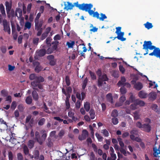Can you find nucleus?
<instances>
[{
	"label": "nucleus",
	"instance_id": "nucleus-1",
	"mask_svg": "<svg viewBox=\"0 0 160 160\" xmlns=\"http://www.w3.org/2000/svg\"><path fill=\"white\" fill-rule=\"evenodd\" d=\"M29 78L31 80H34V81L31 83L32 86L33 87V89L39 91L38 89L36 88V87H38L40 89H43L42 85L40 83L44 81V79L43 77L41 76H37L35 74L32 73L30 75Z\"/></svg>",
	"mask_w": 160,
	"mask_h": 160
},
{
	"label": "nucleus",
	"instance_id": "nucleus-2",
	"mask_svg": "<svg viewBox=\"0 0 160 160\" xmlns=\"http://www.w3.org/2000/svg\"><path fill=\"white\" fill-rule=\"evenodd\" d=\"M92 7L93 5L91 3L85 4L83 3H82L81 10L88 12L90 15H92V16L94 18H98V12L97 11L94 12L93 10H91Z\"/></svg>",
	"mask_w": 160,
	"mask_h": 160
},
{
	"label": "nucleus",
	"instance_id": "nucleus-3",
	"mask_svg": "<svg viewBox=\"0 0 160 160\" xmlns=\"http://www.w3.org/2000/svg\"><path fill=\"white\" fill-rule=\"evenodd\" d=\"M41 132L43 133L41 137L40 136L39 133L38 131H36L35 134V139L36 140L40 145H42V144L47 137V134L46 133V131L45 130H42Z\"/></svg>",
	"mask_w": 160,
	"mask_h": 160
},
{
	"label": "nucleus",
	"instance_id": "nucleus-4",
	"mask_svg": "<svg viewBox=\"0 0 160 160\" xmlns=\"http://www.w3.org/2000/svg\"><path fill=\"white\" fill-rule=\"evenodd\" d=\"M121 27H118L116 28V31L115 33L117 34L118 36L114 38L113 40H114L116 38H118V40H120L121 41H124L126 40V38H124V32H121Z\"/></svg>",
	"mask_w": 160,
	"mask_h": 160
},
{
	"label": "nucleus",
	"instance_id": "nucleus-5",
	"mask_svg": "<svg viewBox=\"0 0 160 160\" xmlns=\"http://www.w3.org/2000/svg\"><path fill=\"white\" fill-rule=\"evenodd\" d=\"M67 3H68L67 7L66 6L64 8V9H66L67 10L72 9L73 8L74 6L76 7L80 10H81L82 5V4H79L78 2L74 3L73 4L69 2H68Z\"/></svg>",
	"mask_w": 160,
	"mask_h": 160
},
{
	"label": "nucleus",
	"instance_id": "nucleus-6",
	"mask_svg": "<svg viewBox=\"0 0 160 160\" xmlns=\"http://www.w3.org/2000/svg\"><path fill=\"white\" fill-rule=\"evenodd\" d=\"M152 44V42L150 41H144V44L143 45V49H145L146 50V52L144 53V55H145L148 54V48Z\"/></svg>",
	"mask_w": 160,
	"mask_h": 160
},
{
	"label": "nucleus",
	"instance_id": "nucleus-7",
	"mask_svg": "<svg viewBox=\"0 0 160 160\" xmlns=\"http://www.w3.org/2000/svg\"><path fill=\"white\" fill-rule=\"evenodd\" d=\"M47 58L49 61V64L52 66H53L56 64V60L54 59L53 55H51L47 56Z\"/></svg>",
	"mask_w": 160,
	"mask_h": 160
},
{
	"label": "nucleus",
	"instance_id": "nucleus-8",
	"mask_svg": "<svg viewBox=\"0 0 160 160\" xmlns=\"http://www.w3.org/2000/svg\"><path fill=\"white\" fill-rule=\"evenodd\" d=\"M3 24L4 30L6 32H7L9 34L11 33V30L9 25H8L6 20H4L3 22Z\"/></svg>",
	"mask_w": 160,
	"mask_h": 160
},
{
	"label": "nucleus",
	"instance_id": "nucleus-9",
	"mask_svg": "<svg viewBox=\"0 0 160 160\" xmlns=\"http://www.w3.org/2000/svg\"><path fill=\"white\" fill-rule=\"evenodd\" d=\"M88 135V131L84 129L82 131V133L78 137V139L80 141H82L85 139Z\"/></svg>",
	"mask_w": 160,
	"mask_h": 160
},
{
	"label": "nucleus",
	"instance_id": "nucleus-10",
	"mask_svg": "<svg viewBox=\"0 0 160 160\" xmlns=\"http://www.w3.org/2000/svg\"><path fill=\"white\" fill-rule=\"evenodd\" d=\"M33 64L34 66H35V72L38 73L42 69V67L40 65V64L39 62H34L33 63Z\"/></svg>",
	"mask_w": 160,
	"mask_h": 160
},
{
	"label": "nucleus",
	"instance_id": "nucleus-11",
	"mask_svg": "<svg viewBox=\"0 0 160 160\" xmlns=\"http://www.w3.org/2000/svg\"><path fill=\"white\" fill-rule=\"evenodd\" d=\"M46 54V50L45 49L37 50L36 52V55L40 57L44 56Z\"/></svg>",
	"mask_w": 160,
	"mask_h": 160
},
{
	"label": "nucleus",
	"instance_id": "nucleus-12",
	"mask_svg": "<svg viewBox=\"0 0 160 160\" xmlns=\"http://www.w3.org/2000/svg\"><path fill=\"white\" fill-rule=\"evenodd\" d=\"M141 129L147 132H150L151 130V127L149 124L145 123L142 124V127Z\"/></svg>",
	"mask_w": 160,
	"mask_h": 160
},
{
	"label": "nucleus",
	"instance_id": "nucleus-13",
	"mask_svg": "<svg viewBox=\"0 0 160 160\" xmlns=\"http://www.w3.org/2000/svg\"><path fill=\"white\" fill-rule=\"evenodd\" d=\"M35 28L36 30H39L42 28L41 27L43 23L42 21H41L39 22V21H35Z\"/></svg>",
	"mask_w": 160,
	"mask_h": 160
},
{
	"label": "nucleus",
	"instance_id": "nucleus-14",
	"mask_svg": "<svg viewBox=\"0 0 160 160\" xmlns=\"http://www.w3.org/2000/svg\"><path fill=\"white\" fill-rule=\"evenodd\" d=\"M5 6L8 16L9 17L8 14L9 13L11 9L12 4H10L8 1H6L5 2Z\"/></svg>",
	"mask_w": 160,
	"mask_h": 160
},
{
	"label": "nucleus",
	"instance_id": "nucleus-15",
	"mask_svg": "<svg viewBox=\"0 0 160 160\" xmlns=\"http://www.w3.org/2000/svg\"><path fill=\"white\" fill-rule=\"evenodd\" d=\"M153 155L155 157H157L158 155L160 154V145L158 148H157L156 146H154L153 148Z\"/></svg>",
	"mask_w": 160,
	"mask_h": 160
},
{
	"label": "nucleus",
	"instance_id": "nucleus-16",
	"mask_svg": "<svg viewBox=\"0 0 160 160\" xmlns=\"http://www.w3.org/2000/svg\"><path fill=\"white\" fill-rule=\"evenodd\" d=\"M106 98L107 101L110 102V103L112 104L113 102V98L112 96V94L111 93H108L106 95Z\"/></svg>",
	"mask_w": 160,
	"mask_h": 160
},
{
	"label": "nucleus",
	"instance_id": "nucleus-17",
	"mask_svg": "<svg viewBox=\"0 0 160 160\" xmlns=\"http://www.w3.org/2000/svg\"><path fill=\"white\" fill-rule=\"evenodd\" d=\"M138 96L141 98H147L148 94L143 90L140 91L138 94Z\"/></svg>",
	"mask_w": 160,
	"mask_h": 160
},
{
	"label": "nucleus",
	"instance_id": "nucleus-18",
	"mask_svg": "<svg viewBox=\"0 0 160 160\" xmlns=\"http://www.w3.org/2000/svg\"><path fill=\"white\" fill-rule=\"evenodd\" d=\"M149 98L152 101L154 100L156 98L157 95L156 93L154 92H152L149 94Z\"/></svg>",
	"mask_w": 160,
	"mask_h": 160
},
{
	"label": "nucleus",
	"instance_id": "nucleus-19",
	"mask_svg": "<svg viewBox=\"0 0 160 160\" xmlns=\"http://www.w3.org/2000/svg\"><path fill=\"white\" fill-rule=\"evenodd\" d=\"M134 88L138 90H141L143 88L142 84L140 82H138L135 85Z\"/></svg>",
	"mask_w": 160,
	"mask_h": 160
},
{
	"label": "nucleus",
	"instance_id": "nucleus-20",
	"mask_svg": "<svg viewBox=\"0 0 160 160\" xmlns=\"http://www.w3.org/2000/svg\"><path fill=\"white\" fill-rule=\"evenodd\" d=\"M126 81V79L124 77H122L121 78V80L119 81L117 83V85L120 86L122 85H124Z\"/></svg>",
	"mask_w": 160,
	"mask_h": 160
},
{
	"label": "nucleus",
	"instance_id": "nucleus-21",
	"mask_svg": "<svg viewBox=\"0 0 160 160\" xmlns=\"http://www.w3.org/2000/svg\"><path fill=\"white\" fill-rule=\"evenodd\" d=\"M131 135H130V138L131 139H133L135 135H138V131L135 130H132L130 131Z\"/></svg>",
	"mask_w": 160,
	"mask_h": 160
},
{
	"label": "nucleus",
	"instance_id": "nucleus-22",
	"mask_svg": "<svg viewBox=\"0 0 160 160\" xmlns=\"http://www.w3.org/2000/svg\"><path fill=\"white\" fill-rule=\"evenodd\" d=\"M32 91V96L33 97V99L35 101H37L38 99V94L35 90ZM36 91H37L36 90Z\"/></svg>",
	"mask_w": 160,
	"mask_h": 160
},
{
	"label": "nucleus",
	"instance_id": "nucleus-23",
	"mask_svg": "<svg viewBox=\"0 0 160 160\" xmlns=\"http://www.w3.org/2000/svg\"><path fill=\"white\" fill-rule=\"evenodd\" d=\"M154 56L157 58H160V49L159 48H157L154 50Z\"/></svg>",
	"mask_w": 160,
	"mask_h": 160
},
{
	"label": "nucleus",
	"instance_id": "nucleus-24",
	"mask_svg": "<svg viewBox=\"0 0 160 160\" xmlns=\"http://www.w3.org/2000/svg\"><path fill=\"white\" fill-rule=\"evenodd\" d=\"M84 108L86 112H88L90 109V105L89 102H86L84 103Z\"/></svg>",
	"mask_w": 160,
	"mask_h": 160
},
{
	"label": "nucleus",
	"instance_id": "nucleus-25",
	"mask_svg": "<svg viewBox=\"0 0 160 160\" xmlns=\"http://www.w3.org/2000/svg\"><path fill=\"white\" fill-rule=\"evenodd\" d=\"M89 113L90 116V118L91 119H94L95 116V112L94 110L92 109H91L89 111Z\"/></svg>",
	"mask_w": 160,
	"mask_h": 160
},
{
	"label": "nucleus",
	"instance_id": "nucleus-26",
	"mask_svg": "<svg viewBox=\"0 0 160 160\" xmlns=\"http://www.w3.org/2000/svg\"><path fill=\"white\" fill-rule=\"evenodd\" d=\"M135 103L136 104V105H139L141 106H144L145 104V102L143 101L138 99L136 100Z\"/></svg>",
	"mask_w": 160,
	"mask_h": 160
},
{
	"label": "nucleus",
	"instance_id": "nucleus-27",
	"mask_svg": "<svg viewBox=\"0 0 160 160\" xmlns=\"http://www.w3.org/2000/svg\"><path fill=\"white\" fill-rule=\"evenodd\" d=\"M34 158L37 160L38 159L39 155V152L38 150H35L34 152Z\"/></svg>",
	"mask_w": 160,
	"mask_h": 160
},
{
	"label": "nucleus",
	"instance_id": "nucleus-28",
	"mask_svg": "<svg viewBox=\"0 0 160 160\" xmlns=\"http://www.w3.org/2000/svg\"><path fill=\"white\" fill-rule=\"evenodd\" d=\"M144 25L145 28H147L148 29H151L153 27V25H152V23L148 22L145 23Z\"/></svg>",
	"mask_w": 160,
	"mask_h": 160
},
{
	"label": "nucleus",
	"instance_id": "nucleus-29",
	"mask_svg": "<svg viewBox=\"0 0 160 160\" xmlns=\"http://www.w3.org/2000/svg\"><path fill=\"white\" fill-rule=\"evenodd\" d=\"M32 99L31 96L27 97L25 100L26 103L28 104H30L32 102Z\"/></svg>",
	"mask_w": 160,
	"mask_h": 160
},
{
	"label": "nucleus",
	"instance_id": "nucleus-30",
	"mask_svg": "<svg viewBox=\"0 0 160 160\" xmlns=\"http://www.w3.org/2000/svg\"><path fill=\"white\" fill-rule=\"evenodd\" d=\"M101 17H99V14L98 13V18H96L98 19H99L100 20L103 21L105 19L107 18V17L106 15L102 13H100Z\"/></svg>",
	"mask_w": 160,
	"mask_h": 160
},
{
	"label": "nucleus",
	"instance_id": "nucleus-31",
	"mask_svg": "<svg viewBox=\"0 0 160 160\" xmlns=\"http://www.w3.org/2000/svg\"><path fill=\"white\" fill-rule=\"evenodd\" d=\"M35 143L34 141L33 140H29L28 141V147L30 148H32L34 147Z\"/></svg>",
	"mask_w": 160,
	"mask_h": 160
},
{
	"label": "nucleus",
	"instance_id": "nucleus-32",
	"mask_svg": "<svg viewBox=\"0 0 160 160\" xmlns=\"http://www.w3.org/2000/svg\"><path fill=\"white\" fill-rule=\"evenodd\" d=\"M62 92L63 94L66 96V99H67L68 98V99L69 100V98L70 97V93H67L65 91V89L64 88H62Z\"/></svg>",
	"mask_w": 160,
	"mask_h": 160
},
{
	"label": "nucleus",
	"instance_id": "nucleus-33",
	"mask_svg": "<svg viewBox=\"0 0 160 160\" xmlns=\"http://www.w3.org/2000/svg\"><path fill=\"white\" fill-rule=\"evenodd\" d=\"M88 81V79L87 77L86 78L84 79L82 85V88L84 90L86 87Z\"/></svg>",
	"mask_w": 160,
	"mask_h": 160
},
{
	"label": "nucleus",
	"instance_id": "nucleus-34",
	"mask_svg": "<svg viewBox=\"0 0 160 160\" xmlns=\"http://www.w3.org/2000/svg\"><path fill=\"white\" fill-rule=\"evenodd\" d=\"M31 23L29 22H27L25 24L24 29H26L27 28L29 29L31 28Z\"/></svg>",
	"mask_w": 160,
	"mask_h": 160
},
{
	"label": "nucleus",
	"instance_id": "nucleus-35",
	"mask_svg": "<svg viewBox=\"0 0 160 160\" xmlns=\"http://www.w3.org/2000/svg\"><path fill=\"white\" fill-rule=\"evenodd\" d=\"M101 132L103 134V135L105 137H108V136L109 133L108 132L106 129H104L102 130Z\"/></svg>",
	"mask_w": 160,
	"mask_h": 160
},
{
	"label": "nucleus",
	"instance_id": "nucleus-36",
	"mask_svg": "<svg viewBox=\"0 0 160 160\" xmlns=\"http://www.w3.org/2000/svg\"><path fill=\"white\" fill-rule=\"evenodd\" d=\"M120 92L122 94L124 95L127 92V89L124 86H122L120 89Z\"/></svg>",
	"mask_w": 160,
	"mask_h": 160
},
{
	"label": "nucleus",
	"instance_id": "nucleus-37",
	"mask_svg": "<svg viewBox=\"0 0 160 160\" xmlns=\"http://www.w3.org/2000/svg\"><path fill=\"white\" fill-rule=\"evenodd\" d=\"M90 28H92L90 30V31L91 32H95L97 31L98 28L95 27H93V25L92 24H91L90 27Z\"/></svg>",
	"mask_w": 160,
	"mask_h": 160
},
{
	"label": "nucleus",
	"instance_id": "nucleus-38",
	"mask_svg": "<svg viewBox=\"0 0 160 160\" xmlns=\"http://www.w3.org/2000/svg\"><path fill=\"white\" fill-rule=\"evenodd\" d=\"M0 10L1 12L2 15L5 14V10L4 7L2 4H0Z\"/></svg>",
	"mask_w": 160,
	"mask_h": 160
},
{
	"label": "nucleus",
	"instance_id": "nucleus-39",
	"mask_svg": "<svg viewBox=\"0 0 160 160\" xmlns=\"http://www.w3.org/2000/svg\"><path fill=\"white\" fill-rule=\"evenodd\" d=\"M82 102V100H77V102L75 103V107L77 109H79L80 108V106Z\"/></svg>",
	"mask_w": 160,
	"mask_h": 160
},
{
	"label": "nucleus",
	"instance_id": "nucleus-40",
	"mask_svg": "<svg viewBox=\"0 0 160 160\" xmlns=\"http://www.w3.org/2000/svg\"><path fill=\"white\" fill-rule=\"evenodd\" d=\"M8 92L5 89H3L1 91V93L4 97L7 96L8 94Z\"/></svg>",
	"mask_w": 160,
	"mask_h": 160
},
{
	"label": "nucleus",
	"instance_id": "nucleus-41",
	"mask_svg": "<svg viewBox=\"0 0 160 160\" xmlns=\"http://www.w3.org/2000/svg\"><path fill=\"white\" fill-rule=\"evenodd\" d=\"M99 78L104 81H107L108 80V78L106 74H104L102 76H101Z\"/></svg>",
	"mask_w": 160,
	"mask_h": 160
},
{
	"label": "nucleus",
	"instance_id": "nucleus-42",
	"mask_svg": "<svg viewBox=\"0 0 160 160\" xmlns=\"http://www.w3.org/2000/svg\"><path fill=\"white\" fill-rule=\"evenodd\" d=\"M111 116L113 117H116L118 116V112L117 110H113L111 113Z\"/></svg>",
	"mask_w": 160,
	"mask_h": 160
},
{
	"label": "nucleus",
	"instance_id": "nucleus-43",
	"mask_svg": "<svg viewBox=\"0 0 160 160\" xmlns=\"http://www.w3.org/2000/svg\"><path fill=\"white\" fill-rule=\"evenodd\" d=\"M82 49H83V51L81 52V56H82L84 57V58H85V54L83 53V52H86L87 50V49L85 47H83L82 48Z\"/></svg>",
	"mask_w": 160,
	"mask_h": 160
},
{
	"label": "nucleus",
	"instance_id": "nucleus-44",
	"mask_svg": "<svg viewBox=\"0 0 160 160\" xmlns=\"http://www.w3.org/2000/svg\"><path fill=\"white\" fill-rule=\"evenodd\" d=\"M65 81L66 84L68 86H69L70 85L71 83L70 80L68 76H66L65 77Z\"/></svg>",
	"mask_w": 160,
	"mask_h": 160
},
{
	"label": "nucleus",
	"instance_id": "nucleus-45",
	"mask_svg": "<svg viewBox=\"0 0 160 160\" xmlns=\"http://www.w3.org/2000/svg\"><path fill=\"white\" fill-rule=\"evenodd\" d=\"M75 42L74 41H72L71 42H67V45H68V48H72Z\"/></svg>",
	"mask_w": 160,
	"mask_h": 160
},
{
	"label": "nucleus",
	"instance_id": "nucleus-46",
	"mask_svg": "<svg viewBox=\"0 0 160 160\" xmlns=\"http://www.w3.org/2000/svg\"><path fill=\"white\" fill-rule=\"evenodd\" d=\"M89 73L92 79L95 80L96 79V76L93 72H92L91 71H90L89 72Z\"/></svg>",
	"mask_w": 160,
	"mask_h": 160
},
{
	"label": "nucleus",
	"instance_id": "nucleus-47",
	"mask_svg": "<svg viewBox=\"0 0 160 160\" xmlns=\"http://www.w3.org/2000/svg\"><path fill=\"white\" fill-rule=\"evenodd\" d=\"M65 105L66 109H68L70 107V104L69 100H68V98L67 99H66L65 101Z\"/></svg>",
	"mask_w": 160,
	"mask_h": 160
},
{
	"label": "nucleus",
	"instance_id": "nucleus-48",
	"mask_svg": "<svg viewBox=\"0 0 160 160\" xmlns=\"http://www.w3.org/2000/svg\"><path fill=\"white\" fill-rule=\"evenodd\" d=\"M45 121V119L44 118H42L38 121V124L40 126H42L44 124Z\"/></svg>",
	"mask_w": 160,
	"mask_h": 160
},
{
	"label": "nucleus",
	"instance_id": "nucleus-49",
	"mask_svg": "<svg viewBox=\"0 0 160 160\" xmlns=\"http://www.w3.org/2000/svg\"><path fill=\"white\" fill-rule=\"evenodd\" d=\"M5 98V101L8 102V103L9 104L12 102V97L10 95H8L6 96Z\"/></svg>",
	"mask_w": 160,
	"mask_h": 160
},
{
	"label": "nucleus",
	"instance_id": "nucleus-50",
	"mask_svg": "<svg viewBox=\"0 0 160 160\" xmlns=\"http://www.w3.org/2000/svg\"><path fill=\"white\" fill-rule=\"evenodd\" d=\"M0 50L3 53H5L7 51V48L5 46H2L0 47Z\"/></svg>",
	"mask_w": 160,
	"mask_h": 160
},
{
	"label": "nucleus",
	"instance_id": "nucleus-51",
	"mask_svg": "<svg viewBox=\"0 0 160 160\" xmlns=\"http://www.w3.org/2000/svg\"><path fill=\"white\" fill-rule=\"evenodd\" d=\"M95 135L99 141L101 142L102 141L103 138L98 133H96L95 134Z\"/></svg>",
	"mask_w": 160,
	"mask_h": 160
},
{
	"label": "nucleus",
	"instance_id": "nucleus-52",
	"mask_svg": "<svg viewBox=\"0 0 160 160\" xmlns=\"http://www.w3.org/2000/svg\"><path fill=\"white\" fill-rule=\"evenodd\" d=\"M112 123L114 125H116L118 122V118H116V117H114L113 118H112Z\"/></svg>",
	"mask_w": 160,
	"mask_h": 160
},
{
	"label": "nucleus",
	"instance_id": "nucleus-53",
	"mask_svg": "<svg viewBox=\"0 0 160 160\" xmlns=\"http://www.w3.org/2000/svg\"><path fill=\"white\" fill-rule=\"evenodd\" d=\"M48 34H47L45 32H44L42 34L41 37L40 38V39L41 40H43L46 37L48 36Z\"/></svg>",
	"mask_w": 160,
	"mask_h": 160
},
{
	"label": "nucleus",
	"instance_id": "nucleus-54",
	"mask_svg": "<svg viewBox=\"0 0 160 160\" xmlns=\"http://www.w3.org/2000/svg\"><path fill=\"white\" fill-rule=\"evenodd\" d=\"M17 106L16 103L15 101H13L12 103L11 108V109L14 110Z\"/></svg>",
	"mask_w": 160,
	"mask_h": 160
},
{
	"label": "nucleus",
	"instance_id": "nucleus-55",
	"mask_svg": "<svg viewBox=\"0 0 160 160\" xmlns=\"http://www.w3.org/2000/svg\"><path fill=\"white\" fill-rule=\"evenodd\" d=\"M104 82V81L101 80V79L98 78V87H101L102 86L103 84V82Z\"/></svg>",
	"mask_w": 160,
	"mask_h": 160
},
{
	"label": "nucleus",
	"instance_id": "nucleus-56",
	"mask_svg": "<svg viewBox=\"0 0 160 160\" xmlns=\"http://www.w3.org/2000/svg\"><path fill=\"white\" fill-rule=\"evenodd\" d=\"M54 50L52 49V48H49L46 51V53L47 54H50L53 52Z\"/></svg>",
	"mask_w": 160,
	"mask_h": 160
},
{
	"label": "nucleus",
	"instance_id": "nucleus-57",
	"mask_svg": "<svg viewBox=\"0 0 160 160\" xmlns=\"http://www.w3.org/2000/svg\"><path fill=\"white\" fill-rule=\"evenodd\" d=\"M52 40V39L51 38L49 37H48L46 40V44L47 45H51V42Z\"/></svg>",
	"mask_w": 160,
	"mask_h": 160
},
{
	"label": "nucleus",
	"instance_id": "nucleus-58",
	"mask_svg": "<svg viewBox=\"0 0 160 160\" xmlns=\"http://www.w3.org/2000/svg\"><path fill=\"white\" fill-rule=\"evenodd\" d=\"M17 158L18 160H23V157L21 153H18L17 154Z\"/></svg>",
	"mask_w": 160,
	"mask_h": 160
},
{
	"label": "nucleus",
	"instance_id": "nucleus-59",
	"mask_svg": "<svg viewBox=\"0 0 160 160\" xmlns=\"http://www.w3.org/2000/svg\"><path fill=\"white\" fill-rule=\"evenodd\" d=\"M8 155L9 160H13V157L12 152L11 151L9 152Z\"/></svg>",
	"mask_w": 160,
	"mask_h": 160
},
{
	"label": "nucleus",
	"instance_id": "nucleus-60",
	"mask_svg": "<svg viewBox=\"0 0 160 160\" xmlns=\"http://www.w3.org/2000/svg\"><path fill=\"white\" fill-rule=\"evenodd\" d=\"M61 39V36L59 34H58L55 35L53 38L54 40L55 41L60 40Z\"/></svg>",
	"mask_w": 160,
	"mask_h": 160
},
{
	"label": "nucleus",
	"instance_id": "nucleus-61",
	"mask_svg": "<svg viewBox=\"0 0 160 160\" xmlns=\"http://www.w3.org/2000/svg\"><path fill=\"white\" fill-rule=\"evenodd\" d=\"M120 71L122 73H124L125 72V69L122 65H120L119 67Z\"/></svg>",
	"mask_w": 160,
	"mask_h": 160
},
{
	"label": "nucleus",
	"instance_id": "nucleus-62",
	"mask_svg": "<svg viewBox=\"0 0 160 160\" xmlns=\"http://www.w3.org/2000/svg\"><path fill=\"white\" fill-rule=\"evenodd\" d=\"M39 38H34L33 40V43L36 45H37L39 41Z\"/></svg>",
	"mask_w": 160,
	"mask_h": 160
},
{
	"label": "nucleus",
	"instance_id": "nucleus-63",
	"mask_svg": "<svg viewBox=\"0 0 160 160\" xmlns=\"http://www.w3.org/2000/svg\"><path fill=\"white\" fill-rule=\"evenodd\" d=\"M134 119L136 120H137L139 118V116L137 112H135L134 113Z\"/></svg>",
	"mask_w": 160,
	"mask_h": 160
},
{
	"label": "nucleus",
	"instance_id": "nucleus-64",
	"mask_svg": "<svg viewBox=\"0 0 160 160\" xmlns=\"http://www.w3.org/2000/svg\"><path fill=\"white\" fill-rule=\"evenodd\" d=\"M112 76L115 78H118L119 77V75L118 72L117 71H113L112 72Z\"/></svg>",
	"mask_w": 160,
	"mask_h": 160
}]
</instances>
